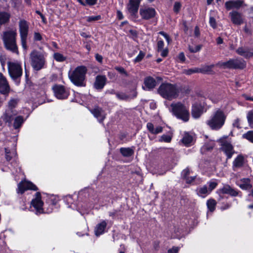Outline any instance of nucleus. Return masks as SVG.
<instances>
[{
    "mask_svg": "<svg viewBox=\"0 0 253 253\" xmlns=\"http://www.w3.org/2000/svg\"><path fill=\"white\" fill-rule=\"evenodd\" d=\"M87 68L84 66H79L68 72V77L71 82L77 86H84Z\"/></svg>",
    "mask_w": 253,
    "mask_h": 253,
    "instance_id": "1",
    "label": "nucleus"
},
{
    "mask_svg": "<svg viewBox=\"0 0 253 253\" xmlns=\"http://www.w3.org/2000/svg\"><path fill=\"white\" fill-rule=\"evenodd\" d=\"M179 91L180 89L176 84L168 83H163L158 89V93L164 98L169 100L176 98Z\"/></svg>",
    "mask_w": 253,
    "mask_h": 253,
    "instance_id": "2",
    "label": "nucleus"
},
{
    "mask_svg": "<svg viewBox=\"0 0 253 253\" xmlns=\"http://www.w3.org/2000/svg\"><path fill=\"white\" fill-rule=\"evenodd\" d=\"M226 115L223 111L218 109L206 122L207 125L212 129L218 130L224 125Z\"/></svg>",
    "mask_w": 253,
    "mask_h": 253,
    "instance_id": "3",
    "label": "nucleus"
},
{
    "mask_svg": "<svg viewBox=\"0 0 253 253\" xmlns=\"http://www.w3.org/2000/svg\"><path fill=\"white\" fill-rule=\"evenodd\" d=\"M16 35L17 33L15 30H7L3 33L2 39L6 49L18 54V46L16 42Z\"/></svg>",
    "mask_w": 253,
    "mask_h": 253,
    "instance_id": "4",
    "label": "nucleus"
},
{
    "mask_svg": "<svg viewBox=\"0 0 253 253\" xmlns=\"http://www.w3.org/2000/svg\"><path fill=\"white\" fill-rule=\"evenodd\" d=\"M8 71L10 77L15 81L17 85L20 83V78L22 75L23 70L21 62L18 61L7 62Z\"/></svg>",
    "mask_w": 253,
    "mask_h": 253,
    "instance_id": "5",
    "label": "nucleus"
},
{
    "mask_svg": "<svg viewBox=\"0 0 253 253\" xmlns=\"http://www.w3.org/2000/svg\"><path fill=\"white\" fill-rule=\"evenodd\" d=\"M31 64L36 71H39L44 67L46 61L44 54L34 50L30 55Z\"/></svg>",
    "mask_w": 253,
    "mask_h": 253,
    "instance_id": "6",
    "label": "nucleus"
},
{
    "mask_svg": "<svg viewBox=\"0 0 253 253\" xmlns=\"http://www.w3.org/2000/svg\"><path fill=\"white\" fill-rule=\"evenodd\" d=\"M173 114L178 119L187 122L189 119L188 108L180 102L172 103L170 105Z\"/></svg>",
    "mask_w": 253,
    "mask_h": 253,
    "instance_id": "7",
    "label": "nucleus"
},
{
    "mask_svg": "<svg viewBox=\"0 0 253 253\" xmlns=\"http://www.w3.org/2000/svg\"><path fill=\"white\" fill-rule=\"evenodd\" d=\"M216 66L222 69H243L246 63L242 59H232L226 62H219Z\"/></svg>",
    "mask_w": 253,
    "mask_h": 253,
    "instance_id": "8",
    "label": "nucleus"
},
{
    "mask_svg": "<svg viewBox=\"0 0 253 253\" xmlns=\"http://www.w3.org/2000/svg\"><path fill=\"white\" fill-rule=\"evenodd\" d=\"M19 32L22 48L25 51L27 50V38L29 30V24L25 20L21 19L19 22Z\"/></svg>",
    "mask_w": 253,
    "mask_h": 253,
    "instance_id": "9",
    "label": "nucleus"
},
{
    "mask_svg": "<svg viewBox=\"0 0 253 253\" xmlns=\"http://www.w3.org/2000/svg\"><path fill=\"white\" fill-rule=\"evenodd\" d=\"M31 205L36 210V214H41L43 212L50 213L52 211V209L50 210L47 209L45 211L42 208L43 203L41 200V194L39 192H37L36 194V197L32 200Z\"/></svg>",
    "mask_w": 253,
    "mask_h": 253,
    "instance_id": "10",
    "label": "nucleus"
},
{
    "mask_svg": "<svg viewBox=\"0 0 253 253\" xmlns=\"http://www.w3.org/2000/svg\"><path fill=\"white\" fill-rule=\"evenodd\" d=\"M52 88L55 96L59 99H66L70 93L69 90L62 85H54Z\"/></svg>",
    "mask_w": 253,
    "mask_h": 253,
    "instance_id": "11",
    "label": "nucleus"
},
{
    "mask_svg": "<svg viewBox=\"0 0 253 253\" xmlns=\"http://www.w3.org/2000/svg\"><path fill=\"white\" fill-rule=\"evenodd\" d=\"M17 114L18 112L16 110H10L6 108L1 116V119L5 124H7L8 126H10L14 118Z\"/></svg>",
    "mask_w": 253,
    "mask_h": 253,
    "instance_id": "12",
    "label": "nucleus"
},
{
    "mask_svg": "<svg viewBox=\"0 0 253 253\" xmlns=\"http://www.w3.org/2000/svg\"><path fill=\"white\" fill-rule=\"evenodd\" d=\"M139 14L142 19L149 20L155 16L156 11L153 7L144 6L140 9Z\"/></svg>",
    "mask_w": 253,
    "mask_h": 253,
    "instance_id": "13",
    "label": "nucleus"
},
{
    "mask_svg": "<svg viewBox=\"0 0 253 253\" xmlns=\"http://www.w3.org/2000/svg\"><path fill=\"white\" fill-rule=\"evenodd\" d=\"M10 90V87L6 77L0 73V94L8 97Z\"/></svg>",
    "mask_w": 253,
    "mask_h": 253,
    "instance_id": "14",
    "label": "nucleus"
},
{
    "mask_svg": "<svg viewBox=\"0 0 253 253\" xmlns=\"http://www.w3.org/2000/svg\"><path fill=\"white\" fill-rule=\"evenodd\" d=\"M142 0H129L126 4L127 12L132 16L135 17L137 14L138 8Z\"/></svg>",
    "mask_w": 253,
    "mask_h": 253,
    "instance_id": "15",
    "label": "nucleus"
},
{
    "mask_svg": "<svg viewBox=\"0 0 253 253\" xmlns=\"http://www.w3.org/2000/svg\"><path fill=\"white\" fill-rule=\"evenodd\" d=\"M27 190H33L36 191L37 187L33 183L30 181H22L18 185L17 192L23 194Z\"/></svg>",
    "mask_w": 253,
    "mask_h": 253,
    "instance_id": "16",
    "label": "nucleus"
},
{
    "mask_svg": "<svg viewBox=\"0 0 253 253\" xmlns=\"http://www.w3.org/2000/svg\"><path fill=\"white\" fill-rule=\"evenodd\" d=\"M221 149L227 156V159L231 158L235 153L233 146L228 142H224L221 144Z\"/></svg>",
    "mask_w": 253,
    "mask_h": 253,
    "instance_id": "17",
    "label": "nucleus"
},
{
    "mask_svg": "<svg viewBox=\"0 0 253 253\" xmlns=\"http://www.w3.org/2000/svg\"><path fill=\"white\" fill-rule=\"evenodd\" d=\"M90 111L100 123L103 122L106 117V113L101 108L99 107H95Z\"/></svg>",
    "mask_w": 253,
    "mask_h": 253,
    "instance_id": "18",
    "label": "nucleus"
},
{
    "mask_svg": "<svg viewBox=\"0 0 253 253\" xmlns=\"http://www.w3.org/2000/svg\"><path fill=\"white\" fill-rule=\"evenodd\" d=\"M144 85L143 86V88L144 90H150L153 89L156 86V80L151 77H147L145 78L144 81Z\"/></svg>",
    "mask_w": 253,
    "mask_h": 253,
    "instance_id": "19",
    "label": "nucleus"
},
{
    "mask_svg": "<svg viewBox=\"0 0 253 253\" xmlns=\"http://www.w3.org/2000/svg\"><path fill=\"white\" fill-rule=\"evenodd\" d=\"M107 78L105 76L98 75L95 78L94 87L96 89H102L106 84Z\"/></svg>",
    "mask_w": 253,
    "mask_h": 253,
    "instance_id": "20",
    "label": "nucleus"
},
{
    "mask_svg": "<svg viewBox=\"0 0 253 253\" xmlns=\"http://www.w3.org/2000/svg\"><path fill=\"white\" fill-rule=\"evenodd\" d=\"M237 53L246 58H250L253 56V49L247 47H241L236 50Z\"/></svg>",
    "mask_w": 253,
    "mask_h": 253,
    "instance_id": "21",
    "label": "nucleus"
},
{
    "mask_svg": "<svg viewBox=\"0 0 253 253\" xmlns=\"http://www.w3.org/2000/svg\"><path fill=\"white\" fill-rule=\"evenodd\" d=\"M232 22L236 25H241L243 23V19L241 13L236 11L229 13Z\"/></svg>",
    "mask_w": 253,
    "mask_h": 253,
    "instance_id": "22",
    "label": "nucleus"
},
{
    "mask_svg": "<svg viewBox=\"0 0 253 253\" xmlns=\"http://www.w3.org/2000/svg\"><path fill=\"white\" fill-rule=\"evenodd\" d=\"M107 223L105 220H102L98 223L94 229V233L96 236H99L105 232Z\"/></svg>",
    "mask_w": 253,
    "mask_h": 253,
    "instance_id": "23",
    "label": "nucleus"
},
{
    "mask_svg": "<svg viewBox=\"0 0 253 253\" xmlns=\"http://www.w3.org/2000/svg\"><path fill=\"white\" fill-rule=\"evenodd\" d=\"M219 194H229L232 196H236L238 195V192L234 189H232L229 185H225L223 188L219 189L217 191Z\"/></svg>",
    "mask_w": 253,
    "mask_h": 253,
    "instance_id": "24",
    "label": "nucleus"
},
{
    "mask_svg": "<svg viewBox=\"0 0 253 253\" xmlns=\"http://www.w3.org/2000/svg\"><path fill=\"white\" fill-rule=\"evenodd\" d=\"M181 142L186 146H189L193 144L194 136L188 132H185L183 134Z\"/></svg>",
    "mask_w": 253,
    "mask_h": 253,
    "instance_id": "25",
    "label": "nucleus"
},
{
    "mask_svg": "<svg viewBox=\"0 0 253 253\" xmlns=\"http://www.w3.org/2000/svg\"><path fill=\"white\" fill-rule=\"evenodd\" d=\"M243 1L240 0H230L225 2V6L227 10L232 8H239L242 5Z\"/></svg>",
    "mask_w": 253,
    "mask_h": 253,
    "instance_id": "26",
    "label": "nucleus"
},
{
    "mask_svg": "<svg viewBox=\"0 0 253 253\" xmlns=\"http://www.w3.org/2000/svg\"><path fill=\"white\" fill-rule=\"evenodd\" d=\"M237 184L243 190H248L252 187L249 178H242L237 181Z\"/></svg>",
    "mask_w": 253,
    "mask_h": 253,
    "instance_id": "27",
    "label": "nucleus"
},
{
    "mask_svg": "<svg viewBox=\"0 0 253 253\" xmlns=\"http://www.w3.org/2000/svg\"><path fill=\"white\" fill-rule=\"evenodd\" d=\"M202 113V106L199 104H194L192 106V115L194 118H198Z\"/></svg>",
    "mask_w": 253,
    "mask_h": 253,
    "instance_id": "28",
    "label": "nucleus"
},
{
    "mask_svg": "<svg viewBox=\"0 0 253 253\" xmlns=\"http://www.w3.org/2000/svg\"><path fill=\"white\" fill-rule=\"evenodd\" d=\"M146 126L149 132L153 134L160 133L163 131V127L159 126L155 127L154 125L151 123H148Z\"/></svg>",
    "mask_w": 253,
    "mask_h": 253,
    "instance_id": "29",
    "label": "nucleus"
},
{
    "mask_svg": "<svg viewBox=\"0 0 253 253\" xmlns=\"http://www.w3.org/2000/svg\"><path fill=\"white\" fill-rule=\"evenodd\" d=\"M245 159L242 155H238L233 162V168L234 170L241 168L244 164Z\"/></svg>",
    "mask_w": 253,
    "mask_h": 253,
    "instance_id": "30",
    "label": "nucleus"
},
{
    "mask_svg": "<svg viewBox=\"0 0 253 253\" xmlns=\"http://www.w3.org/2000/svg\"><path fill=\"white\" fill-rule=\"evenodd\" d=\"M196 193L199 196L202 198H205L211 192L209 190L207 185H204L197 188Z\"/></svg>",
    "mask_w": 253,
    "mask_h": 253,
    "instance_id": "31",
    "label": "nucleus"
},
{
    "mask_svg": "<svg viewBox=\"0 0 253 253\" xmlns=\"http://www.w3.org/2000/svg\"><path fill=\"white\" fill-rule=\"evenodd\" d=\"M13 120V127L15 129H18L22 126L25 119L22 116H16Z\"/></svg>",
    "mask_w": 253,
    "mask_h": 253,
    "instance_id": "32",
    "label": "nucleus"
},
{
    "mask_svg": "<svg viewBox=\"0 0 253 253\" xmlns=\"http://www.w3.org/2000/svg\"><path fill=\"white\" fill-rule=\"evenodd\" d=\"M10 17L9 13L5 12H0V25L8 22Z\"/></svg>",
    "mask_w": 253,
    "mask_h": 253,
    "instance_id": "33",
    "label": "nucleus"
},
{
    "mask_svg": "<svg viewBox=\"0 0 253 253\" xmlns=\"http://www.w3.org/2000/svg\"><path fill=\"white\" fill-rule=\"evenodd\" d=\"M120 152L124 157H130L134 154V150L131 148H121Z\"/></svg>",
    "mask_w": 253,
    "mask_h": 253,
    "instance_id": "34",
    "label": "nucleus"
},
{
    "mask_svg": "<svg viewBox=\"0 0 253 253\" xmlns=\"http://www.w3.org/2000/svg\"><path fill=\"white\" fill-rule=\"evenodd\" d=\"M5 158L7 161H10L12 158L14 157L16 155V152L15 148H13L10 151V150L7 148H5Z\"/></svg>",
    "mask_w": 253,
    "mask_h": 253,
    "instance_id": "35",
    "label": "nucleus"
},
{
    "mask_svg": "<svg viewBox=\"0 0 253 253\" xmlns=\"http://www.w3.org/2000/svg\"><path fill=\"white\" fill-rule=\"evenodd\" d=\"M19 100L17 98H11L7 103L6 108L10 110H15L16 106L17 105Z\"/></svg>",
    "mask_w": 253,
    "mask_h": 253,
    "instance_id": "36",
    "label": "nucleus"
},
{
    "mask_svg": "<svg viewBox=\"0 0 253 253\" xmlns=\"http://www.w3.org/2000/svg\"><path fill=\"white\" fill-rule=\"evenodd\" d=\"M54 59L57 62H63L66 60V57L59 52H55L53 54Z\"/></svg>",
    "mask_w": 253,
    "mask_h": 253,
    "instance_id": "37",
    "label": "nucleus"
},
{
    "mask_svg": "<svg viewBox=\"0 0 253 253\" xmlns=\"http://www.w3.org/2000/svg\"><path fill=\"white\" fill-rule=\"evenodd\" d=\"M207 205L209 210L212 212L215 209L216 202L213 199L209 200L207 201Z\"/></svg>",
    "mask_w": 253,
    "mask_h": 253,
    "instance_id": "38",
    "label": "nucleus"
},
{
    "mask_svg": "<svg viewBox=\"0 0 253 253\" xmlns=\"http://www.w3.org/2000/svg\"><path fill=\"white\" fill-rule=\"evenodd\" d=\"M247 118L250 126L253 127V109L248 112Z\"/></svg>",
    "mask_w": 253,
    "mask_h": 253,
    "instance_id": "39",
    "label": "nucleus"
},
{
    "mask_svg": "<svg viewBox=\"0 0 253 253\" xmlns=\"http://www.w3.org/2000/svg\"><path fill=\"white\" fill-rule=\"evenodd\" d=\"M217 182L215 180H211L208 182L209 186L208 189L211 192L214 189L216 188L217 185Z\"/></svg>",
    "mask_w": 253,
    "mask_h": 253,
    "instance_id": "40",
    "label": "nucleus"
},
{
    "mask_svg": "<svg viewBox=\"0 0 253 253\" xmlns=\"http://www.w3.org/2000/svg\"><path fill=\"white\" fill-rule=\"evenodd\" d=\"M171 140V136L169 135L164 134L162 135L159 139L160 142L169 143Z\"/></svg>",
    "mask_w": 253,
    "mask_h": 253,
    "instance_id": "41",
    "label": "nucleus"
},
{
    "mask_svg": "<svg viewBox=\"0 0 253 253\" xmlns=\"http://www.w3.org/2000/svg\"><path fill=\"white\" fill-rule=\"evenodd\" d=\"M243 137L251 142H253V131H249L244 134Z\"/></svg>",
    "mask_w": 253,
    "mask_h": 253,
    "instance_id": "42",
    "label": "nucleus"
},
{
    "mask_svg": "<svg viewBox=\"0 0 253 253\" xmlns=\"http://www.w3.org/2000/svg\"><path fill=\"white\" fill-rule=\"evenodd\" d=\"M202 46L201 45H197L194 47L191 45H189L188 49L191 53H195L199 51L201 49Z\"/></svg>",
    "mask_w": 253,
    "mask_h": 253,
    "instance_id": "43",
    "label": "nucleus"
},
{
    "mask_svg": "<svg viewBox=\"0 0 253 253\" xmlns=\"http://www.w3.org/2000/svg\"><path fill=\"white\" fill-rule=\"evenodd\" d=\"M101 19L100 15L90 16L86 17V20L88 22H92Z\"/></svg>",
    "mask_w": 253,
    "mask_h": 253,
    "instance_id": "44",
    "label": "nucleus"
},
{
    "mask_svg": "<svg viewBox=\"0 0 253 253\" xmlns=\"http://www.w3.org/2000/svg\"><path fill=\"white\" fill-rule=\"evenodd\" d=\"M214 65H208L204 66L202 68H200V73H207L211 72L213 68Z\"/></svg>",
    "mask_w": 253,
    "mask_h": 253,
    "instance_id": "45",
    "label": "nucleus"
},
{
    "mask_svg": "<svg viewBox=\"0 0 253 253\" xmlns=\"http://www.w3.org/2000/svg\"><path fill=\"white\" fill-rule=\"evenodd\" d=\"M214 143L213 141H211L209 144H205L202 148V150H210L214 147Z\"/></svg>",
    "mask_w": 253,
    "mask_h": 253,
    "instance_id": "46",
    "label": "nucleus"
},
{
    "mask_svg": "<svg viewBox=\"0 0 253 253\" xmlns=\"http://www.w3.org/2000/svg\"><path fill=\"white\" fill-rule=\"evenodd\" d=\"M181 8V4L179 1H176L173 5V10L174 13H178Z\"/></svg>",
    "mask_w": 253,
    "mask_h": 253,
    "instance_id": "47",
    "label": "nucleus"
},
{
    "mask_svg": "<svg viewBox=\"0 0 253 253\" xmlns=\"http://www.w3.org/2000/svg\"><path fill=\"white\" fill-rule=\"evenodd\" d=\"M200 68H195L194 69H190L184 71V73L187 75H191L195 73H200Z\"/></svg>",
    "mask_w": 253,
    "mask_h": 253,
    "instance_id": "48",
    "label": "nucleus"
},
{
    "mask_svg": "<svg viewBox=\"0 0 253 253\" xmlns=\"http://www.w3.org/2000/svg\"><path fill=\"white\" fill-rule=\"evenodd\" d=\"M116 95L117 97L120 100H126L128 98V96L123 92L116 93Z\"/></svg>",
    "mask_w": 253,
    "mask_h": 253,
    "instance_id": "49",
    "label": "nucleus"
},
{
    "mask_svg": "<svg viewBox=\"0 0 253 253\" xmlns=\"http://www.w3.org/2000/svg\"><path fill=\"white\" fill-rule=\"evenodd\" d=\"M145 56V53L142 51H140L138 55L136 56V57L134 59V62H139L142 60Z\"/></svg>",
    "mask_w": 253,
    "mask_h": 253,
    "instance_id": "50",
    "label": "nucleus"
},
{
    "mask_svg": "<svg viewBox=\"0 0 253 253\" xmlns=\"http://www.w3.org/2000/svg\"><path fill=\"white\" fill-rule=\"evenodd\" d=\"M190 174V170L188 169H184L182 172H181V175L182 177L186 180V178H187L189 176V175Z\"/></svg>",
    "mask_w": 253,
    "mask_h": 253,
    "instance_id": "51",
    "label": "nucleus"
},
{
    "mask_svg": "<svg viewBox=\"0 0 253 253\" xmlns=\"http://www.w3.org/2000/svg\"><path fill=\"white\" fill-rule=\"evenodd\" d=\"M159 34L163 36L165 38L168 44H169L170 42V38L167 33H165L163 31H161L159 33Z\"/></svg>",
    "mask_w": 253,
    "mask_h": 253,
    "instance_id": "52",
    "label": "nucleus"
},
{
    "mask_svg": "<svg viewBox=\"0 0 253 253\" xmlns=\"http://www.w3.org/2000/svg\"><path fill=\"white\" fill-rule=\"evenodd\" d=\"M42 36L40 33L35 32L34 34V40L35 41H41L42 40Z\"/></svg>",
    "mask_w": 253,
    "mask_h": 253,
    "instance_id": "53",
    "label": "nucleus"
},
{
    "mask_svg": "<svg viewBox=\"0 0 253 253\" xmlns=\"http://www.w3.org/2000/svg\"><path fill=\"white\" fill-rule=\"evenodd\" d=\"M209 22L211 26L213 28L215 29L216 28V20L213 17H211L210 18Z\"/></svg>",
    "mask_w": 253,
    "mask_h": 253,
    "instance_id": "54",
    "label": "nucleus"
},
{
    "mask_svg": "<svg viewBox=\"0 0 253 253\" xmlns=\"http://www.w3.org/2000/svg\"><path fill=\"white\" fill-rule=\"evenodd\" d=\"M178 59L180 62H184L185 61V57L183 52H180L178 55Z\"/></svg>",
    "mask_w": 253,
    "mask_h": 253,
    "instance_id": "55",
    "label": "nucleus"
},
{
    "mask_svg": "<svg viewBox=\"0 0 253 253\" xmlns=\"http://www.w3.org/2000/svg\"><path fill=\"white\" fill-rule=\"evenodd\" d=\"M157 46H158V51H159L160 50H161L164 48V42L162 40L159 41L157 43Z\"/></svg>",
    "mask_w": 253,
    "mask_h": 253,
    "instance_id": "56",
    "label": "nucleus"
},
{
    "mask_svg": "<svg viewBox=\"0 0 253 253\" xmlns=\"http://www.w3.org/2000/svg\"><path fill=\"white\" fill-rule=\"evenodd\" d=\"M240 120L239 119H237L234 121V122L233 124V126L235 127H237L238 128H240L241 127L240 126Z\"/></svg>",
    "mask_w": 253,
    "mask_h": 253,
    "instance_id": "57",
    "label": "nucleus"
},
{
    "mask_svg": "<svg viewBox=\"0 0 253 253\" xmlns=\"http://www.w3.org/2000/svg\"><path fill=\"white\" fill-rule=\"evenodd\" d=\"M159 51L161 52V55L163 57L167 56L168 54V50L167 48H166V49H163V48L162 49L160 50Z\"/></svg>",
    "mask_w": 253,
    "mask_h": 253,
    "instance_id": "58",
    "label": "nucleus"
},
{
    "mask_svg": "<svg viewBox=\"0 0 253 253\" xmlns=\"http://www.w3.org/2000/svg\"><path fill=\"white\" fill-rule=\"evenodd\" d=\"M115 69H116V70H117L120 73L124 74H125L126 75H127V74H126L125 70L123 67H116L115 68Z\"/></svg>",
    "mask_w": 253,
    "mask_h": 253,
    "instance_id": "59",
    "label": "nucleus"
},
{
    "mask_svg": "<svg viewBox=\"0 0 253 253\" xmlns=\"http://www.w3.org/2000/svg\"><path fill=\"white\" fill-rule=\"evenodd\" d=\"M179 249L178 247H173L168 250V253H177Z\"/></svg>",
    "mask_w": 253,
    "mask_h": 253,
    "instance_id": "60",
    "label": "nucleus"
},
{
    "mask_svg": "<svg viewBox=\"0 0 253 253\" xmlns=\"http://www.w3.org/2000/svg\"><path fill=\"white\" fill-rule=\"evenodd\" d=\"M195 176H188L186 178V182L187 183H191L195 179Z\"/></svg>",
    "mask_w": 253,
    "mask_h": 253,
    "instance_id": "61",
    "label": "nucleus"
},
{
    "mask_svg": "<svg viewBox=\"0 0 253 253\" xmlns=\"http://www.w3.org/2000/svg\"><path fill=\"white\" fill-rule=\"evenodd\" d=\"M86 3L90 5H93L96 3L97 0H85Z\"/></svg>",
    "mask_w": 253,
    "mask_h": 253,
    "instance_id": "62",
    "label": "nucleus"
},
{
    "mask_svg": "<svg viewBox=\"0 0 253 253\" xmlns=\"http://www.w3.org/2000/svg\"><path fill=\"white\" fill-rule=\"evenodd\" d=\"M200 34V30L198 26H196L194 29V35L196 37H198Z\"/></svg>",
    "mask_w": 253,
    "mask_h": 253,
    "instance_id": "63",
    "label": "nucleus"
},
{
    "mask_svg": "<svg viewBox=\"0 0 253 253\" xmlns=\"http://www.w3.org/2000/svg\"><path fill=\"white\" fill-rule=\"evenodd\" d=\"M252 198H253V188L252 189L251 193L248 195L247 200L251 201L252 200Z\"/></svg>",
    "mask_w": 253,
    "mask_h": 253,
    "instance_id": "64",
    "label": "nucleus"
}]
</instances>
